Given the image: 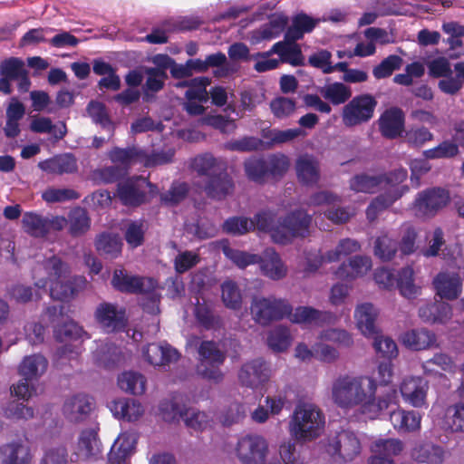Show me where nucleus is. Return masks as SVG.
Instances as JSON below:
<instances>
[{
  "label": "nucleus",
  "mask_w": 464,
  "mask_h": 464,
  "mask_svg": "<svg viewBox=\"0 0 464 464\" xmlns=\"http://www.w3.org/2000/svg\"><path fill=\"white\" fill-rule=\"evenodd\" d=\"M333 402L344 410L357 411L368 419L379 418L391 406L399 405L397 390L377 395V382L370 375H340L332 383Z\"/></svg>",
  "instance_id": "obj_1"
},
{
  "label": "nucleus",
  "mask_w": 464,
  "mask_h": 464,
  "mask_svg": "<svg viewBox=\"0 0 464 464\" xmlns=\"http://www.w3.org/2000/svg\"><path fill=\"white\" fill-rule=\"evenodd\" d=\"M271 211H261L254 219L246 218H231L223 224L227 233L243 235L252 229L268 232L276 244L290 243L295 237H304L309 233L312 217L303 210L290 213L283 221L275 223Z\"/></svg>",
  "instance_id": "obj_2"
},
{
  "label": "nucleus",
  "mask_w": 464,
  "mask_h": 464,
  "mask_svg": "<svg viewBox=\"0 0 464 464\" xmlns=\"http://www.w3.org/2000/svg\"><path fill=\"white\" fill-rule=\"evenodd\" d=\"M70 274V266L60 257L53 256L34 267L33 279L39 290L46 291V287L49 286L52 298L69 301L87 285L85 277L71 276Z\"/></svg>",
  "instance_id": "obj_3"
},
{
  "label": "nucleus",
  "mask_w": 464,
  "mask_h": 464,
  "mask_svg": "<svg viewBox=\"0 0 464 464\" xmlns=\"http://www.w3.org/2000/svg\"><path fill=\"white\" fill-rule=\"evenodd\" d=\"M406 179L407 171L403 169L380 176L361 174L350 180V188L362 193H374L378 189H385V193L374 198L367 208V218L373 221L381 212L391 207L407 191L405 186H401Z\"/></svg>",
  "instance_id": "obj_4"
},
{
  "label": "nucleus",
  "mask_w": 464,
  "mask_h": 464,
  "mask_svg": "<svg viewBox=\"0 0 464 464\" xmlns=\"http://www.w3.org/2000/svg\"><path fill=\"white\" fill-rule=\"evenodd\" d=\"M251 314L259 324L266 325L272 321L289 316L291 322L306 326H319L331 323L334 315L329 312H322L312 307L300 306L291 313L290 304L275 296H256L252 300Z\"/></svg>",
  "instance_id": "obj_5"
},
{
  "label": "nucleus",
  "mask_w": 464,
  "mask_h": 464,
  "mask_svg": "<svg viewBox=\"0 0 464 464\" xmlns=\"http://www.w3.org/2000/svg\"><path fill=\"white\" fill-rule=\"evenodd\" d=\"M325 416L322 410L312 402L298 403L289 420L288 430L298 442H310L324 431Z\"/></svg>",
  "instance_id": "obj_6"
},
{
  "label": "nucleus",
  "mask_w": 464,
  "mask_h": 464,
  "mask_svg": "<svg viewBox=\"0 0 464 464\" xmlns=\"http://www.w3.org/2000/svg\"><path fill=\"white\" fill-rule=\"evenodd\" d=\"M111 284L119 291L144 295L148 299L147 303H142L144 310L150 314L159 312L158 284L152 278L131 276L124 269H116Z\"/></svg>",
  "instance_id": "obj_7"
},
{
  "label": "nucleus",
  "mask_w": 464,
  "mask_h": 464,
  "mask_svg": "<svg viewBox=\"0 0 464 464\" xmlns=\"http://www.w3.org/2000/svg\"><path fill=\"white\" fill-rule=\"evenodd\" d=\"M361 441L357 435L343 430L330 436L325 444V451L335 462L353 460L361 453Z\"/></svg>",
  "instance_id": "obj_8"
},
{
  "label": "nucleus",
  "mask_w": 464,
  "mask_h": 464,
  "mask_svg": "<svg viewBox=\"0 0 464 464\" xmlns=\"http://www.w3.org/2000/svg\"><path fill=\"white\" fill-rule=\"evenodd\" d=\"M99 427L93 425L80 430L72 446V461L91 462L97 460L102 452V444L98 435Z\"/></svg>",
  "instance_id": "obj_9"
},
{
  "label": "nucleus",
  "mask_w": 464,
  "mask_h": 464,
  "mask_svg": "<svg viewBox=\"0 0 464 464\" xmlns=\"http://www.w3.org/2000/svg\"><path fill=\"white\" fill-rule=\"evenodd\" d=\"M160 411L166 421L182 418L185 424L195 430H203L211 426L212 418L204 411L193 409H183L172 401H164L160 405Z\"/></svg>",
  "instance_id": "obj_10"
},
{
  "label": "nucleus",
  "mask_w": 464,
  "mask_h": 464,
  "mask_svg": "<svg viewBox=\"0 0 464 464\" xmlns=\"http://www.w3.org/2000/svg\"><path fill=\"white\" fill-rule=\"evenodd\" d=\"M234 451L242 464H264L268 454V442L261 435L247 434L238 439Z\"/></svg>",
  "instance_id": "obj_11"
},
{
  "label": "nucleus",
  "mask_w": 464,
  "mask_h": 464,
  "mask_svg": "<svg viewBox=\"0 0 464 464\" xmlns=\"http://www.w3.org/2000/svg\"><path fill=\"white\" fill-rule=\"evenodd\" d=\"M377 105L375 99L369 94L359 95L353 98L342 112V121L346 127H355L369 121Z\"/></svg>",
  "instance_id": "obj_12"
},
{
  "label": "nucleus",
  "mask_w": 464,
  "mask_h": 464,
  "mask_svg": "<svg viewBox=\"0 0 464 464\" xmlns=\"http://www.w3.org/2000/svg\"><path fill=\"white\" fill-rule=\"evenodd\" d=\"M361 245L358 241L351 238H344L339 241L338 245L324 255L317 253L308 254L304 265V273L306 275L314 273L323 263L337 262L342 257L359 251Z\"/></svg>",
  "instance_id": "obj_13"
},
{
  "label": "nucleus",
  "mask_w": 464,
  "mask_h": 464,
  "mask_svg": "<svg viewBox=\"0 0 464 464\" xmlns=\"http://www.w3.org/2000/svg\"><path fill=\"white\" fill-rule=\"evenodd\" d=\"M198 354L200 362L198 365V373L216 382L221 381L223 374L219 366L223 363L225 355L218 349L216 343L209 341L201 343Z\"/></svg>",
  "instance_id": "obj_14"
},
{
  "label": "nucleus",
  "mask_w": 464,
  "mask_h": 464,
  "mask_svg": "<svg viewBox=\"0 0 464 464\" xmlns=\"http://www.w3.org/2000/svg\"><path fill=\"white\" fill-rule=\"evenodd\" d=\"M22 226L27 234L34 237H44L63 229L67 226V219L59 216L48 218L34 212H26L23 216Z\"/></svg>",
  "instance_id": "obj_15"
},
{
  "label": "nucleus",
  "mask_w": 464,
  "mask_h": 464,
  "mask_svg": "<svg viewBox=\"0 0 464 464\" xmlns=\"http://www.w3.org/2000/svg\"><path fill=\"white\" fill-rule=\"evenodd\" d=\"M273 370L262 358L245 362L238 372V381L242 386L256 390L265 385L272 377Z\"/></svg>",
  "instance_id": "obj_16"
},
{
  "label": "nucleus",
  "mask_w": 464,
  "mask_h": 464,
  "mask_svg": "<svg viewBox=\"0 0 464 464\" xmlns=\"http://www.w3.org/2000/svg\"><path fill=\"white\" fill-rule=\"evenodd\" d=\"M94 317L99 326L106 333H114L123 330L127 325L125 309L111 303L100 304Z\"/></svg>",
  "instance_id": "obj_17"
},
{
  "label": "nucleus",
  "mask_w": 464,
  "mask_h": 464,
  "mask_svg": "<svg viewBox=\"0 0 464 464\" xmlns=\"http://www.w3.org/2000/svg\"><path fill=\"white\" fill-rule=\"evenodd\" d=\"M147 188L154 193L156 188L145 178L133 177L118 184L117 195L124 205L138 206L145 200Z\"/></svg>",
  "instance_id": "obj_18"
},
{
  "label": "nucleus",
  "mask_w": 464,
  "mask_h": 464,
  "mask_svg": "<svg viewBox=\"0 0 464 464\" xmlns=\"http://www.w3.org/2000/svg\"><path fill=\"white\" fill-rule=\"evenodd\" d=\"M450 200L449 193L442 188H434L420 192L413 203L414 214L418 217L433 216Z\"/></svg>",
  "instance_id": "obj_19"
},
{
  "label": "nucleus",
  "mask_w": 464,
  "mask_h": 464,
  "mask_svg": "<svg viewBox=\"0 0 464 464\" xmlns=\"http://www.w3.org/2000/svg\"><path fill=\"white\" fill-rule=\"evenodd\" d=\"M209 84L210 80L208 77H198L178 84V86L188 87L185 93L188 99L185 109L190 115H200L204 112L205 109L201 103L208 101L207 87Z\"/></svg>",
  "instance_id": "obj_20"
},
{
  "label": "nucleus",
  "mask_w": 464,
  "mask_h": 464,
  "mask_svg": "<svg viewBox=\"0 0 464 464\" xmlns=\"http://www.w3.org/2000/svg\"><path fill=\"white\" fill-rule=\"evenodd\" d=\"M429 383L418 376H406L400 383V392L403 401L414 408H426Z\"/></svg>",
  "instance_id": "obj_21"
},
{
  "label": "nucleus",
  "mask_w": 464,
  "mask_h": 464,
  "mask_svg": "<svg viewBox=\"0 0 464 464\" xmlns=\"http://www.w3.org/2000/svg\"><path fill=\"white\" fill-rule=\"evenodd\" d=\"M139 157L140 153L135 149H113L110 152V159L115 166L101 169V179L106 183L114 181L121 174L119 167L125 168L134 163Z\"/></svg>",
  "instance_id": "obj_22"
},
{
  "label": "nucleus",
  "mask_w": 464,
  "mask_h": 464,
  "mask_svg": "<svg viewBox=\"0 0 464 464\" xmlns=\"http://www.w3.org/2000/svg\"><path fill=\"white\" fill-rule=\"evenodd\" d=\"M340 199L337 196L322 191L312 196L310 204L314 206L326 205L328 209L325 211V217L334 223H344L350 219L354 214V211H350L346 208H335V203L339 202Z\"/></svg>",
  "instance_id": "obj_23"
},
{
  "label": "nucleus",
  "mask_w": 464,
  "mask_h": 464,
  "mask_svg": "<svg viewBox=\"0 0 464 464\" xmlns=\"http://www.w3.org/2000/svg\"><path fill=\"white\" fill-rule=\"evenodd\" d=\"M261 273L269 279L277 281L287 275V266L282 260L280 255L271 247L263 251L258 261Z\"/></svg>",
  "instance_id": "obj_24"
},
{
  "label": "nucleus",
  "mask_w": 464,
  "mask_h": 464,
  "mask_svg": "<svg viewBox=\"0 0 464 464\" xmlns=\"http://www.w3.org/2000/svg\"><path fill=\"white\" fill-rule=\"evenodd\" d=\"M142 358L150 364L160 366L177 362L179 352L167 343H150L141 350Z\"/></svg>",
  "instance_id": "obj_25"
},
{
  "label": "nucleus",
  "mask_w": 464,
  "mask_h": 464,
  "mask_svg": "<svg viewBox=\"0 0 464 464\" xmlns=\"http://www.w3.org/2000/svg\"><path fill=\"white\" fill-rule=\"evenodd\" d=\"M137 437L132 432L121 433L108 456V464H130L129 458L135 450Z\"/></svg>",
  "instance_id": "obj_26"
},
{
  "label": "nucleus",
  "mask_w": 464,
  "mask_h": 464,
  "mask_svg": "<svg viewBox=\"0 0 464 464\" xmlns=\"http://www.w3.org/2000/svg\"><path fill=\"white\" fill-rule=\"evenodd\" d=\"M433 285L441 298L453 300L459 297L462 290V280L456 272L441 271L433 280Z\"/></svg>",
  "instance_id": "obj_27"
},
{
  "label": "nucleus",
  "mask_w": 464,
  "mask_h": 464,
  "mask_svg": "<svg viewBox=\"0 0 464 464\" xmlns=\"http://www.w3.org/2000/svg\"><path fill=\"white\" fill-rule=\"evenodd\" d=\"M410 455L419 463L442 464L447 452L440 445L429 441H419L411 449Z\"/></svg>",
  "instance_id": "obj_28"
},
{
  "label": "nucleus",
  "mask_w": 464,
  "mask_h": 464,
  "mask_svg": "<svg viewBox=\"0 0 464 464\" xmlns=\"http://www.w3.org/2000/svg\"><path fill=\"white\" fill-rule=\"evenodd\" d=\"M93 408V401L85 394H77L69 398L63 405V414L72 422L84 421Z\"/></svg>",
  "instance_id": "obj_29"
},
{
  "label": "nucleus",
  "mask_w": 464,
  "mask_h": 464,
  "mask_svg": "<svg viewBox=\"0 0 464 464\" xmlns=\"http://www.w3.org/2000/svg\"><path fill=\"white\" fill-rule=\"evenodd\" d=\"M422 416L415 411L398 407L390 413L392 427L400 433H413L420 430Z\"/></svg>",
  "instance_id": "obj_30"
},
{
  "label": "nucleus",
  "mask_w": 464,
  "mask_h": 464,
  "mask_svg": "<svg viewBox=\"0 0 464 464\" xmlns=\"http://www.w3.org/2000/svg\"><path fill=\"white\" fill-rule=\"evenodd\" d=\"M378 315V309L371 303H362L356 306L354 319L358 329L364 336L371 337L377 334L375 323Z\"/></svg>",
  "instance_id": "obj_31"
},
{
  "label": "nucleus",
  "mask_w": 464,
  "mask_h": 464,
  "mask_svg": "<svg viewBox=\"0 0 464 464\" xmlns=\"http://www.w3.org/2000/svg\"><path fill=\"white\" fill-rule=\"evenodd\" d=\"M33 457L26 442L14 441L0 448V459L4 464H31Z\"/></svg>",
  "instance_id": "obj_32"
},
{
  "label": "nucleus",
  "mask_w": 464,
  "mask_h": 464,
  "mask_svg": "<svg viewBox=\"0 0 464 464\" xmlns=\"http://www.w3.org/2000/svg\"><path fill=\"white\" fill-rule=\"evenodd\" d=\"M379 128L382 135L387 139L401 136L404 130V114L398 108L385 111L379 119Z\"/></svg>",
  "instance_id": "obj_33"
},
{
  "label": "nucleus",
  "mask_w": 464,
  "mask_h": 464,
  "mask_svg": "<svg viewBox=\"0 0 464 464\" xmlns=\"http://www.w3.org/2000/svg\"><path fill=\"white\" fill-rule=\"evenodd\" d=\"M372 263L369 256H355L346 263H343L335 271L337 278L353 280L368 274L372 269Z\"/></svg>",
  "instance_id": "obj_34"
},
{
  "label": "nucleus",
  "mask_w": 464,
  "mask_h": 464,
  "mask_svg": "<svg viewBox=\"0 0 464 464\" xmlns=\"http://www.w3.org/2000/svg\"><path fill=\"white\" fill-rule=\"evenodd\" d=\"M47 368V359L44 355L36 353L24 357L18 366V373L25 381H37L45 373Z\"/></svg>",
  "instance_id": "obj_35"
},
{
  "label": "nucleus",
  "mask_w": 464,
  "mask_h": 464,
  "mask_svg": "<svg viewBox=\"0 0 464 464\" xmlns=\"http://www.w3.org/2000/svg\"><path fill=\"white\" fill-rule=\"evenodd\" d=\"M286 403V397L282 393L268 395L265 405H259L251 412V419L256 423H265L270 415H278Z\"/></svg>",
  "instance_id": "obj_36"
},
{
  "label": "nucleus",
  "mask_w": 464,
  "mask_h": 464,
  "mask_svg": "<svg viewBox=\"0 0 464 464\" xmlns=\"http://www.w3.org/2000/svg\"><path fill=\"white\" fill-rule=\"evenodd\" d=\"M38 167L46 173L57 175L73 173L78 168L76 159L70 153L40 161Z\"/></svg>",
  "instance_id": "obj_37"
},
{
  "label": "nucleus",
  "mask_w": 464,
  "mask_h": 464,
  "mask_svg": "<svg viewBox=\"0 0 464 464\" xmlns=\"http://www.w3.org/2000/svg\"><path fill=\"white\" fill-rule=\"evenodd\" d=\"M111 411L118 418L128 421L138 420L144 413L142 404L133 399H120L110 405Z\"/></svg>",
  "instance_id": "obj_38"
},
{
  "label": "nucleus",
  "mask_w": 464,
  "mask_h": 464,
  "mask_svg": "<svg viewBox=\"0 0 464 464\" xmlns=\"http://www.w3.org/2000/svg\"><path fill=\"white\" fill-rule=\"evenodd\" d=\"M321 22V18L310 16L304 13L293 16L292 24L285 33V39L297 41L303 38L304 34L311 33Z\"/></svg>",
  "instance_id": "obj_39"
},
{
  "label": "nucleus",
  "mask_w": 464,
  "mask_h": 464,
  "mask_svg": "<svg viewBox=\"0 0 464 464\" xmlns=\"http://www.w3.org/2000/svg\"><path fill=\"white\" fill-rule=\"evenodd\" d=\"M401 341L405 346L415 351L426 350L437 345L436 335L424 328L406 332Z\"/></svg>",
  "instance_id": "obj_40"
},
{
  "label": "nucleus",
  "mask_w": 464,
  "mask_h": 464,
  "mask_svg": "<svg viewBox=\"0 0 464 464\" xmlns=\"http://www.w3.org/2000/svg\"><path fill=\"white\" fill-rule=\"evenodd\" d=\"M233 189V182L228 174L224 170L206 181L204 190L212 198L220 199L228 195Z\"/></svg>",
  "instance_id": "obj_41"
},
{
  "label": "nucleus",
  "mask_w": 464,
  "mask_h": 464,
  "mask_svg": "<svg viewBox=\"0 0 464 464\" xmlns=\"http://www.w3.org/2000/svg\"><path fill=\"white\" fill-rule=\"evenodd\" d=\"M297 178L305 185H312L319 179L318 162L310 155L300 156L295 163Z\"/></svg>",
  "instance_id": "obj_42"
},
{
  "label": "nucleus",
  "mask_w": 464,
  "mask_h": 464,
  "mask_svg": "<svg viewBox=\"0 0 464 464\" xmlns=\"http://www.w3.org/2000/svg\"><path fill=\"white\" fill-rule=\"evenodd\" d=\"M396 286L400 294L407 299H414L420 295L421 287L415 282L412 267L401 268L396 275Z\"/></svg>",
  "instance_id": "obj_43"
},
{
  "label": "nucleus",
  "mask_w": 464,
  "mask_h": 464,
  "mask_svg": "<svg viewBox=\"0 0 464 464\" xmlns=\"http://www.w3.org/2000/svg\"><path fill=\"white\" fill-rule=\"evenodd\" d=\"M192 169L206 181L211 177L225 169V163L214 158L211 154L198 155L193 159L191 163Z\"/></svg>",
  "instance_id": "obj_44"
},
{
  "label": "nucleus",
  "mask_w": 464,
  "mask_h": 464,
  "mask_svg": "<svg viewBox=\"0 0 464 464\" xmlns=\"http://www.w3.org/2000/svg\"><path fill=\"white\" fill-rule=\"evenodd\" d=\"M93 358L98 364L104 367H111L122 361L120 349L107 340L96 343Z\"/></svg>",
  "instance_id": "obj_45"
},
{
  "label": "nucleus",
  "mask_w": 464,
  "mask_h": 464,
  "mask_svg": "<svg viewBox=\"0 0 464 464\" xmlns=\"http://www.w3.org/2000/svg\"><path fill=\"white\" fill-rule=\"evenodd\" d=\"M441 429L450 433L464 432V403H456L446 409Z\"/></svg>",
  "instance_id": "obj_46"
},
{
  "label": "nucleus",
  "mask_w": 464,
  "mask_h": 464,
  "mask_svg": "<svg viewBox=\"0 0 464 464\" xmlns=\"http://www.w3.org/2000/svg\"><path fill=\"white\" fill-rule=\"evenodd\" d=\"M286 24L287 18L285 16H273L269 23L251 33V40L253 43H259L264 40L274 39L284 31Z\"/></svg>",
  "instance_id": "obj_47"
},
{
  "label": "nucleus",
  "mask_w": 464,
  "mask_h": 464,
  "mask_svg": "<svg viewBox=\"0 0 464 464\" xmlns=\"http://www.w3.org/2000/svg\"><path fill=\"white\" fill-rule=\"evenodd\" d=\"M146 377L136 371L123 372L118 377V385L125 392L141 395L146 391Z\"/></svg>",
  "instance_id": "obj_48"
},
{
  "label": "nucleus",
  "mask_w": 464,
  "mask_h": 464,
  "mask_svg": "<svg viewBox=\"0 0 464 464\" xmlns=\"http://www.w3.org/2000/svg\"><path fill=\"white\" fill-rule=\"evenodd\" d=\"M271 53L280 56V60L293 65H299L303 62L301 49L295 41L286 40L275 44Z\"/></svg>",
  "instance_id": "obj_49"
},
{
  "label": "nucleus",
  "mask_w": 464,
  "mask_h": 464,
  "mask_svg": "<svg viewBox=\"0 0 464 464\" xmlns=\"http://www.w3.org/2000/svg\"><path fill=\"white\" fill-rule=\"evenodd\" d=\"M220 245L226 257L240 269H245L251 265L258 264L260 260V255L231 248L226 240L221 241Z\"/></svg>",
  "instance_id": "obj_50"
},
{
  "label": "nucleus",
  "mask_w": 464,
  "mask_h": 464,
  "mask_svg": "<svg viewBox=\"0 0 464 464\" xmlns=\"http://www.w3.org/2000/svg\"><path fill=\"white\" fill-rule=\"evenodd\" d=\"M404 448L405 445L400 439L379 438L372 442L371 451L393 459V457L399 456Z\"/></svg>",
  "instance_id": "obj_51"
},
{
  "label": "nucleus",
  "mask_w": 464,
  "mask_h": 464,
  "mask_svg": "<svg viewBox=\"0 0 464 464\" xmlns=\"http://www.w3.org/2000/svg\"><path fill=\"white\" fill-rule=\"evenodd\" d=\"M30 128L34 132L49 133L55 140H62L67 132L66 125L63 122L53 124L52 121L46 117L33 118Z\"/></svg>",
  "instance_id": "obj_52"
},
{
  "label": "nucleus",
  "mask_w": 464,
  "mask_h": 464,
  "mask_svg": "<svg viewBox=\"0 0 464 464\" xmlns=\"http://www.w3.org/2000/svg\"><path fill=\"white\" fill-rule=\"evenodd\" d=\"M121 239L117 234L103 233L101 234L96 241L95 246L101 255H105L109 257H116L121 252Z\"/></svg>",
  "instance_id": "obj_53"
},
{
  "label": "nucleus",
  "mask_w": 464,
  "mask_h": 464,
  "mask_svg": "<svg viewBox=\"0 0 464 464\" xmlns=\"http://www.w3.org/2000/svg\"><path fill=\"white\" fill-rule=\"evenodd\" d=\"M292 336L287 327L278 325L273 328L267 336L268 347L276 353H282L288 349L292 343Z\"/></svg>",
  "instance_id": "obj_54"
},
{
  "label": "nucleus",
  "mask_w": 464,
  "mask_h": 464,
  "mask_svg": "<svg viewBox=\"0 0 464 464\" xmlns=\"http://www.w3.org/2000/svg\"><path fill=\"white\" fill-rule=\"evenodd\" d=\"M305 132L300 129H287V130H264L262 136L267 140L269 145L283 144L295 140L298 137L305 136Z\"/></svg>",
  "instance_id": "obj_55"
},
{
  "label": "nucleus",
  "mask_w": 464,
  "mask_h": 464,
  "mask_svg": "<svg viewBox=\"0 0 464 464\" xmlns=\"http://www.w3.org/2000/svg\"><path fill=\"white\" fill-rule=\"evenodd\" d=\"M398 249L397 242L387 233L379 236L373 246V254L382 261L393 258Z\"/></svg>",
  "instance_id": "obj_56"
},
{
  "label": "nucleus",
  "mask_w": 464,
  "mask_h": 464,
  "mask_svg": "<svg viewBox=\"0 0 464 464\" xmlns=\"http://www.w3.org/2000/svg\"><path fill=\"white\" fill-rule=\"evenodd\" d=\"M222 301L224 304L233 310H237L242 304V294L236 282L225 281L221 285Z\"/></svg>",
  "instance_id": "obj_57"
},
{
  "label": "nucleus",
  "mask_w": 464,
  "mask_h": 464,
  "mask_svg": "<svg viewBox=\"0 0 464 464\" xmlns=\"http://www.w3.org/2000/svg\"><path fill=\"white\" fill-rule=\"evenodd\" d=\"M70 233L73 236L84 234L90 228V218L84 208H75L69 214Z\"/></svg>",
  "instance_id": "obj_58"
},
{
  "label": "nucleus",
  "mask_w": 464,
  "mask_h": 464,
  "mask_svg": "<svg viewBox=\"0 0 464 464\" xmlns=\"http://www.w3.org/2000/svg\"><path fill=\"white\" fill-rule=\"evenodd\" d=\"M321 94L334 104L346 102L352 95L351 90L341 82L325 85L321 89Z\"/></svg>",
  "instance_id": "obj_59"
},
{
  "label": "nucleus",
  "mask_w": 464,
  "mask_h": 464,
  "mask_svg": "<svg viewBox=\"0 0 464 464\" xmlns=\"http://www.w3.org/2000/svg\"><path fill=\"white\" fill-rule=\"evenodd\" d=\"M57 340L66 342L67 340L77 341L79 339L90 338L88 334L75 322L70 321L63 326L54 330Z\"/></svg>",
  "instance_id": "obj_60"
},
{
  "label": "nucleus",
  "mask_w": 464,
  "mask_h": 464,
  "mask_svg": "<svg viewBox=\"0 0 464 464\" xmlns=\"http://www.w3.org/2000/svg\"><path fill=\"white\" fill-rule=\"evenodd\" d=\"M318 339L322 342L335 343L338 346L349 347L353 344L352 335L343 329L328 328L323 330Z\"/></svg>",
  "instance_id": "obj_61"
},
{
  "label": "nucleus",
  "mask_w": 464,
  "mask_h": 464,
  "mask_svg": "<svg viewBox=\"0 0 464 464\" xmlns=\"http://www.w3.org/2000/svg\"><path fill=\"white\" fill-rule=\"evenodd\" d=\"M6 418L27 420L34 417V409L16 400L9 401L3 408Z\"/></svg>",
  "instance_id": "obj_62"
},
{
  "label": "nucleus",
  "mask_w": 464,
  "mask_h": 464,
  "mask_svg": "<svg viewBox=\"0 0 464 464\" xmlns=\"http://www.w3.org/2000/svg\"><path fill=\"white\" fill-rule=\"evenodd\" d=\"M246 414L245 405L238 401H231L218 416L224 426H230L240 421Z\"/></svg>",
  "instance_id": "obj_63"
},
{
  "label": "nucleus",
  "mask_w": 464,
  "mask_h": 464,
  "mask_svg": "<svg viewBox=\"0 0 464 464\" xmlns=\"http://www.w3.org/2000/svg\"><path fill=\"white\" fill-rule=\"evenodd\" d=\"M422 368L426 374H437L440 371L451 372L454 364L448 355L438 353L432 359L424 362Z\"/></svg>",
  "instance_id": "obj_64"
}]
</instances>
